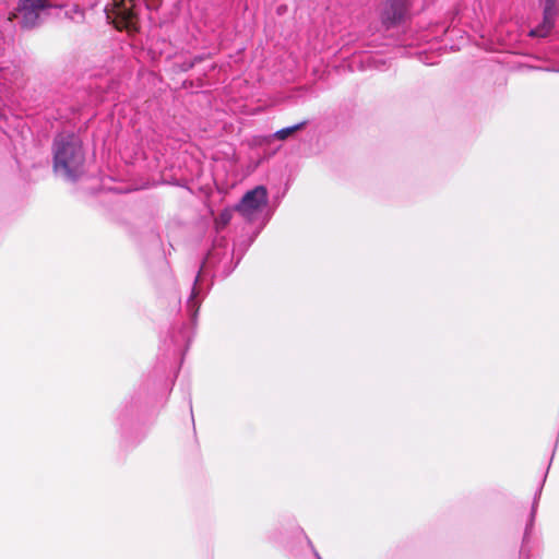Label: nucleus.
<instances>
[{
  "label": "nucleus",
  "mask_w": 559,
  "mask_h": 559,
  "mask_svg": "<svg viewBox=\"0 0 559 559\" xmlns=\"http://www.w3.org/2000/svg\"><path fill=\"white\" fill-rule=\"evenodd\" d=\"M84 152L74 134H59L53 143V169L68 180H75L84 173Z\"/></svg>",
  "instance_id": "1"
},
{
  "label": "nucleus",
  "mask_w": 559,
  "mask_h": 559,
  "mask_svg": "<svg viewBox=\"0 0 559 559\" xmlns=\"http://www.w3.org/2000/svg\"><path fill=\"white\" fill-rule=\"evenodd\" d=\"M53 8L50 0H20L13 16L23 28H33L43 23Z\"/></svg>",
  "instance_id": "2"
},
{
  "label": "nucleus",
  "mask_w": 559,
  "mask_h": 559,
  "mask_svg": "<svg viewBox=\"0 0 559 559\" xmlns=\"http://www.w3.org/2000/svg\"><path fill=\"white\" fill-rule=\"evenodd\" d=\"M267 204V191L263 186H258L248 191L241 199L236 210L247 219L252 221Z\"/></svg>",
  "instance_id": "3"
},
{
  "label": "nucleus",
  "mask_w": 559,
  "mask_h": 559,
  "mask_svg": "<svg viewBox=\"0 0 559 559\" xmlns=\"http://www.w3.org/2000/svg\"><path fill=\"white\" fill-rule=\"evenodd\" d=\"M543 4V22L530 31L532 37H546L555 24L557 15L556 0H540Z\"/></svg>",
  "instance_id": "4"
},
{
  "label": "nucleus",
  "mask_w": 559,
  "mask_h": 559,
  "mask_svg": "<svg viewBox=\"0 0 559 559\" xmlns=\"http://www.w3.org/2000/svg\"><path fill=\"white\" fill-rule=\"evenodd\" d=\"M406 14L404 0H390L385 3L382 12V22L386 27L400 23Z\"/></svg>",
  "instance_id": "5"
},
{
  "label": "nucleus",
  "mask_w": 559,
  "mask_h": 559,
  "mask_svg": "<svg viewBox=\"0 0 559 559\" xmlns=\"http://www.w3.org/2000/svg\"><path fill=\"white\" fill-rule=\"evenodd\" d=\"M117 14L121 16L127 28L135 27L134 12L132 11V9L127 8V5L124 4H119L117 8Z\"/></svg>",
  "instance_id": "6"
},
{
  "label": "nucleus",
  "mask_w": 559,
  "mask_h": 559,
  "mask_svg": "<svg viewBox=\"0 0 559 559\" xmlns=\"http://www.w3.org/2000/svg\"><path fill=\"white\" fill-rule=\"evenodd\" d=\"M305 124H306V122L304 121V122L297 123L295 126L281 129L274 133V138H276L277 140H285L289 135H292L294 132L301 129Z\"/></svg>",
  "instance_id": "7"
},
{
  "label": "nucleus",
  "mask_w": 559,
  "mask_h": 559,
  "mask_svg": "<svg viewBox=\"0 0 559 559\" xmlns=\"http://www.w3.org/2000/svg\"><path fill=\"white\" fill-rule=\"evenodd\" d=\"M233 217V210L225 209L223 210L219 215L215 219V226L217 229H222L225 226H227Z\"/></svg>",
  "instance_id": "8"
},
{
  "label": "nucleus",
  "mask_w": 559,
  "mask_h": 559,
  "mask_svg": "<svg viewBox=\"0 0 559 559\" xmlns=\"http://www.w3.org/2000/svg\"><path fill=\"white\" fill-rule=\"evenodd\" d=\"M199 282H200V274L194 280V285H193V288H192V292H191V296H190V298L188 299V302H187L188 310L192 312V316H194L195 312H197V309L194 310V308L197 306L195 298H197V296L199 294V288H198Z\"/></svg>",
  "instance_id": "9"
},
{
  "label": "nucleus",
  "mask_w": 559,
  "mask_h": 559,
  "mask_svg": "<svg viewBox=\"0 0 559 559\" xmlns=\"http://www.w3.org/2000/svg\"><path fill=\"white\" fill-rule=\"evenodd\" d=\"M192 66H193V63L185 64V66L181 68V70L187 71V70H189L190 68H192Z\"/></svg>",
  "instance_id": "10"
}]
</instances>
